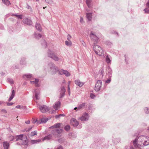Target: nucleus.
<instances>
[{
  "label": "nucleus",
  "instance_id": "1",
  "mask_svg": "<svg viewBox=\"0 0 149 149\" xmlns=\"http://www.w3.org/2000/svg\"><path fill=\"white\" fill-rule=\"evenodd\" d=\"M133 144L136 149H139L141 147L149 144V137L145 136H140L133 142Z\"/></svg>",
  "mask_w": 149,
  "mask_h": 149
},
{
  "label": "nucleus",
  "instance_id": "2",
  "mask_svg": "<svg viewBox=\"0 0 149 149\" xmlns=\"http://www.w3.org/2000/svg\"><path fill=\"white\" fill-rule=\"evenodd\" d=\"M14 139L16 141H19L20 143H17L19 145H22L26 146L28 143L26 136H23V134H20L16 136L15 137H14Z\"/></svg>",
  "mask_w": 149,
  "mask_h": 149
},
{
  "label": "nucleus",
  "instance_id": "3",
  "mask_svg": "<svg viewBox=\"0 0 149 149\" xmlns=\"http://www.w3.org/2000/svg\"><path fill=\"white\" fill-rule=\"evenodd\" d=\"M94 51L95 53L98 55L100 56H102L104 55V52L102 50L101 47L97 45L94 44L93 47Z\"/></svg>",
  "mask_w": 149,
  "mask_h": 149
},
{
  "label": "nucleus",
  "instance_id": "4",
  "mask_svg": "<svg viewBox=\"0 0 149 149\" xmlns=\"http://www.w3.org/2000/svg\"><path fill=\"white\" fill-rule=\"evenodd\" d=\"M47 55L49 57L51 58L56 61H58L59 60L58 58L51 51L49 50L47 52Z\"/></svg>",
  "mask_w": 149,
  "mask_h": 149
},
{
  "label": "nucleus",
  "instance_id": "5",
  "mask_svg": "<svg viewBox=\"0 0 149 149\" xmlns=\"http://www.w3.org/2000/svg\"><path fill=\"white\" fill-rule=\"evenodd\" d=\"M38 107L41 112H47L49 110L50 108L45 105H40L38 104Z\"/></svg>",
  "mask_w": 149,
  "mask_h": 149
},
{
  "label": "nucleus",
  "instance_id": "6",
  "mask_svg": "<svg viewBox=\"0 0 149 149\" xmlns=\"http://www.w3.org/2000/svg\"><path fill=\"white\" fill-rule=\"evenodd\" d=\"M90 36L92 40L96 42H97L98 38L96 36L95 32L91 31L90 34Z\"/></svg>",
  "mask_w": 149,
  "mask_h": 149
},
{
  "label": "nucleus",
  "instance_id": "7",
  "mask_svg": "<svg viewBox=\"0 0 149 149\" xmlns=\"http://www.w3.org/2000/svg\"><path fill=\"white\" fill-rule=\"evenodd\" d=\"M102 86V81L100 80H98L95 84V89L96 91H99L101 88Z\"/></svg>",
  "mask_w": 149,
  "mask_h": 149
},
{
  "label": "nucleus",
  "instance_id": "8",
  "mask_svg": "<svg viewBox=\"0 0 149 149\" xmlns=\"http://www.w3.org/2000/svg\"><path fill=\"white\" fill-rule=\"evenodd\" d=\"M70 124L74 127H77L79 124V123L75 118H72L70 120Z\"/></svg>",
  "mask_w": 149,
  "mask_h": 149
},
{
  "label": "nucleus",
  "instance_id": "9",
  "mask_svg": "<svg viewBox=\"0 0 149 149\" xmlns=\"http://www.w3.org/2000/svg\"><path fill=\"white\" fill-rule=\"evenodd\" d=\"M89 118L88 114L86 112L83 114L82 117L80 118V119L82 121H84L88 120Z\"/></svg>",
  "mask_w": 149,
  "mask_h": 149
},
{
  "label": "nucleus",
  "instance_id": "10",
  "mask_svg": "<svg viewBox=\"0 0 149 149\" xmlns=\"http://www.w3.org/2000/svg\"><path fill=\"white\" fill-rule=\"evenodd\" d=\"M23 23L28 25H31L32 24V21L29 19L26 18H24L22 20Z\"/></svg>",
  "mask_w": 149,
  "mask_h": 149
},
{
  "label": "nucleus",
  "instance_id": "11",
  "mask_svg": "<svg viewBox=\"0 0 149 149\" xmlns=\"http://www.w3.org/2000/svg\"><path fill=\"white\" fill-rule=\"evenodd\" d=\"M61 90L60 93V96L59 97L60 98H61L63 97L65 95V89L64 86H62L61 87Z\"/></svg>",
  "mask_w": 149,
  "mask_h": 149
},
{
  "label": "nucleus",
  "instance_id": "12",
  "mask_svg": "<svg viewBox=\"0 0 149 149\" xmlns=\"http://www.w3.org/2000/svg\"><path fill=\"white\" fill-rule=\"evenodd\" d=\"M86 103H83L81 104L78 107H75L74 108V110H76L77 109H78V110L81 109H82L84 108L85 106H86Z\"/></svg>",
  "mask_w": 149,
  "mask_h": 149
},
{
  "label": "nucleus",
  "instance_id": "13",
  "mask_svg": "<svg viewBox=\"0 0 149 149\" xmlns=\"http://www.w3.org/2000/svg\"><path fill=\"white\" fill-rule=\"evenodd\" d=\"M58 68L55 66V67L53 68L50 71L52 74H55L58 72Z\"/></svg>",
  "mask_w": 149,
  "mask_h": 149
},
{
  "label": "nucleus",
  "instance_id": "14",
  "mask_svg": "<svg viewBox=\"0 0 149 149\" xmlns=\"http://www.w3.org/2000/svg\"><path fill=\"white\" fill-rule=\"evenodd\" d=\"M40 92L38 90L36 89L35 91V97L37 100L40 99Z\"/></svg>",
  "mask_w": 149,
  "mask_h": 149
},
{
  "label": "nucleus",
  "instance_id": "15",
  "mask_svg": "<svg viewBox=\"0 0 149 149\" xmlns=\"http://www.w3.org/2000/svg\"><path fill=\"white\" fill-rule=\"evenodd\" d=\"M75 84L79 87H81L84 84V83L82 82L79 80H76L75 81Z\"/></svg>",
  "mask_w": 149,
  "mask_h": 149
},
{
  "label": "nucleus",
  "instance_id": "16",
  "mask_svg": "<svg viewBox=\"0 0 149 149\" xmlns=\"http://www.w3.org/2000/svg\"><path fill=\"white\" fill-rule=\"evenodd\" d=\"M61 104V102L58 101L56 102L55 105L54 106V108L55 110H58L60 107Z\"/></svg>",
  "mask_w": 149,
  "mask_h": 149
},
{
  "label": "nucleus",
  "instance_id": "17",
  "mask_svg": "<svg viewBox=\"0 0 149 149\" xmlns=\"http://www.w3.org/2000/svg\"><path fill=\"white\" fill-rule=\"evenodd\" d=\"M47 120L48 119L47 118H42L40 120L38 121L37 122V123L40 124L41 123H46Z\"/></svg>",
  "mask_w": 149,
  "mask_h": 149
},
{
  "label": "nucleus",
  "instance_id": "18",
  "mask_svg": "<svg viewBox=\"0 0 149 149\" xmlns=\"http://www.w3.org/2000/svg\"><path fill=\"white\" fill-rule=\"evenodd\" d=\"M10 146L9 143L7 141H5L3 143V147L4 149H8Z\"/></svg>",
  "mask_w": 149,
  "mask_h": 149
},
{
  "label": "nucleus",
  "instance_id": "19",
  "mask_svg": "<svg viewBox=\"0 0 149 149\" xmlns=\"http://www.w3.org/2000/svg\"><path fill=\"white\" fill-rule=\"evenodd\" d=\"M55 66L54 64L52 63H50L48 65V68L49 69L50 71Z\"/></svg>",
  "mask_w": 149,
  "mask_h": 149
},
{
  "label": "nucleus",
  "instance_id": "20",
  "mask_svg": "<svg viewBox=\"0 0 149 149\" xmlns=\"http://www.w3.org/2000/svg\"><path fill=\"white\" fill-rule=\"evenodd\" d=\"M35 27L36 29L39 31H41L42 30V28L39 24L36 23Z\"/></svg>",
  "mask_w": 149,
  "mask_h": 149
},
{
  "label": "nucleus",
  "instance_id": "21",
  "mask_svg": "<svg viewBox=\"0 0 149 149\" xmlns=\"http://www.w3.org/2000/svg\"><path fill=\"white\" fill-rule=\"evenodd\" d=\"M107 70L108 72L109 77H111V74L112 73L111 69L109 67L107 68Z\"/></svg>",
  "mask_w": 149,
  "mask_h": 149
},
{
  "label": "nucleus",
  "instance_id": "22",
  "mask_svg": "<svg viewBox=\"0 0 149 149\" xmlns=\"http://www.w3.org/2000/svg\"><path fill=\"white\" fill-rule=\"evenodd\" d=\"M34 37L36 39H39L40 38H41L42 37V35L40 33H35L34 34Z\"/></svg>",
  "mask_w": 149,
  "mask_h": 149
},
{
  "label": "nucleus",
  "instance_id": "23",
  "mask_svg": "<svg viewBox=\"0 0 149 149\" xmlns=\"http://www.w3.org/2000/svg\"><path fill=\"white\" fill-rule=\"evenodd\" d=\"M86 17L89 21L91 20L92 17V14L91 13H86Z\"/></svg>",
  "mask_w": 149,
  "mask_h": 149
},
{
  "label": "nucleus",
  "instance_id": "24",
  "mask_svg": "<svg viewBox=\"0 0 149 149\" xmlns=\"http://www.w3.org/2000/svg\"><path fill=\"white\" fill-rule=\"evenodd\" d=\"M61 124V123H58L54 124V125L51 127L50 128H58L60 126Z\"/></svg>",
  "mask_w": 149,
  "mask_h": 149
},
{
  "label": "nucleus",
  "instance_id": "25",
  "mask_svg": "<svg viewBox=\"0 0 149 149\" xmlns=\"http://www.w3.org/2000/svg\"><path fill=\"white\" fill-rule=\"evenodd\" d=\"M15 91H14V90H13L12 91V94L8 99L9 101H10L13 99L15 96Z\"/></svg>",
  "mask_w": 149,
  "mask_h": 149
},
{
  "label": "nucleus",
  "instance_id": "26",
  "mask_svg": "<svg viewBox=\"0 0 149 149\" xmlns=\"http://www.w3.org/2000/svg\"><path fill=\"white\" fill-rule=\"evenodd\" d=\"M52 134H49L47 136H45L43 139H42V140H49L52 138Z\"/></svg>",
  "mask_w": 149,
  "mask_h": 149
},
{
  "label": "nucleus",
  "instance_id": "27",
  "mask_svg": "<svg viewBox=\"0 0 149 149\" xmlns=\"http://www.w3.org/2000/svg\"><path fill=\"white\" fill-rule=\"evenodd\" d=\"M2 2L7 6H8L10 4V1L8 0H2Z\"/></svg>",
  "mask_w": 149,
  "mask_h": 149
},
{
  "label": "nucleus",
  "instance_id": "28",
  "mask_svg": "<svg viewBox=\"0 0 149 149\" xmlns=\"http://www.w3.org/2000/svg\"><path fill=\"white\" fill-rule=\"evenodd\" d=\"M11 16H15L16 17H17L18 19H22V17H23V16L22 15H18L17 14H11Z\"/></svg>",
  "mask_w": 149,
  "mask_h": 149
},
{
  "label": "nucleus",
  "instance_id": "29",
  "mask_svg": "<svg viewBox=\"0 0 149 149\" xmlns=\"http://www.w3.org/2000/svg\"><path fill=\"white\" fill-rule=\"evenodd\" d=\"M56 130H54L52 131V133L53 134L55 137H58L59 136L57 132H56Z\"/></svg>",
  "mask_w": 149,
  "mask_h": 149
},
{
  "label": "nucleus",
  "instance_id": "30",
  "mask_svg": "<svg viewBox=\"0 0 149 149\" xmlns=\"http://www.w3.org/2000/svg\"><path fill=\"white\" fill-rule=\"evenodd\" d=\"M63 71V74L65 75L66 76L69 77L70 76V74L67 70H64Z\"/></svg>",
  "mask_w": 149,
  "mask_h": 149
},
{
  "label": "nucleus",
  "instance_id": "31",
  "mask_svg": "<svg viewBox=\"0 0 149 149\" xmlns=\"http://www.w3.org/2000/svg\"><path fill=\"white\" fill-rule=\"evenodd\" d=\"M65 44L66 45L68 46H71L72 45V42L71 41H66L65 42Z\"/></svg>",
  "mask_w": 149,
  "mask_h": 149
},
{
  "label": "nucleus",
  "instance_id": "32",
  "mask_svg": "<svg viewBox=\"0 0 149 149\" xmlns=\"http://www.w3.org/2000/svg\"><path fill=\"white\" fill-rule=\"evenodd\" d=\"M91 0H86V3L89 8H90L91 6Z\"/></svg>",
  "mask_w": 149,
  "mask_h": 149
},
{
  "label": "nucleus",
  "instance_id": "33",
  "mask_svg": "<svg viewBox=\"0 0 149 149\" xmlns=\"http://www.w3.org/2000/svg\"><path fill=\"white\" fill-rule=\"evenodd\" d=\"M56 132H57L58 134V136H60V134H61L63 131V130L62 129H56Z\"/></svg>",
  "mask_w": 149,
  "mask_h": 149
},
{
  "label": "nucleus",
  "instance_id": "34",
  "mask_svg": "<svg viewBox=\"0 0 149 149\" xmlns=\"http://www.w3.org/2000/svg\"><path fill=\"white\" fill-rule=\"evenodd\" d=\"M8 82L10 84H13L14 83V80L12 78H8L7 79Z\"/></svg>",
  "mask_w": 149,
  "mask_h": 149
},
{
  "label": "nucleus",
  "instance_id": "35",
  "mask_svg": "<svg viewBox=\"0 0 149 149\" xmlns=\"http://www.w3.org/2000/svg\"><path fill=\"white\" fill-rule=\"evenodd\" d=\"M40 141H41V140L38 139V140H32L31 141V143L32 144H34L35 143H38Z\"/></svg>",
  "mask_w": 149,
  "mask_h": 149
},
{
  "label": "nucleus",
  "instance_id": "36",
  "mask_svg": "<svg viewBox=\"0 0 149 149\" xmlns=\"http://www.w3.org/2000/svg\"><path fill=\"white\" fill-rule=\"evenodd\" d=\"M20 63L21 64L24 65L26 64L25 59L24 58H22L20 61Z\"/></svg>",
  "mask_w": 149,
  "mask_h": 149
},
{
  "label": "nucleus",
  "instance_id": "37",
  "mask_svg": "<svg viewBox=\"0 0 149 149\" xmlns=\"http://www.w3.org/2000/svg\"><path fill=\"white\" fill-rule=\"evenodd\" d=\"M16 108L20 109H25L26 108V107L22 105H17L16 107Z\"/></svg>",
  "mask_w": 149,
  "mask_h": 149
},
{
  "label": "nucleus",
  "instance_id": "38",
  "mask_svg": "<svg viewBox=\"0 0 149 149\" xmlns=\"http://www.w3.org/2000/svg\"><path fill=\"white\" fill-rule=\"evenodd\" d=\"M70 125H66L64 127V129L67 131H68L70 129Z\"/></svg>",
  "mask_w": 149,
  "mask_h": 149
},
{
  "label": "nucleus",
  "instance_id": "39",
  "mask_svg": "<svg viewBox=\"0 0 149 149\" xmlns=\"http://www.w3.org/2000/svg\"><path fill=\"white\" fill-rule=\"evenodd\" d=\"M37 132L36 131H34L33 132H31V135L33 136L34 135H37Z\"/></svg>",
  "mask_w": 149,
  "mask_h": 149
},
{
  "label": "nucleus",
  "instance_id": "40",
  "mask_svg": "<svg viewBox=\"0 0 149 149\" xmlns=\"http://www.w3.org/2000/svg\"><path fill=\"white\" fill-rule=\"evenodd\" d=\"M24 76H26L27 78H30L32 77V74H26L24 75L23 77H24Z\"/></svg>",
  "mask_w": 149,
  "mask_h": 149
},
{
  "label": "nucleus",
  "instance_id": "41",
  "mask_svg": "<svg viewBox=\"0 0 149 149\" xmlns=\"http://www.w3.org/2000/svg\"><path fill=\"white\" fill-rule=\"evenodd\" d=\"M106 60L107 63H109L111 61L108 56H107L106 57Z\"/></svg>",
  "mask_w": 149,
  "mask_h": 149
},
{
  "label": "nucleus",
  "instance_id": "42",
  "mask_svg": "<svg viewBox=\"0 0 149 149\" xmlns=\"http://www.w3.org/2000/svg\"><path fill=\"white\" fill-rule=\"evenodd\" d=\"M45 1L46 3L50 4H52L53 3V1L52 0H45Z\"/></svg>",
  "mask_w": 149,
  "mask_h": 149
},
{
  "label": "nucleus",
  "instance_id": "43",
  "mask_svg": "<svg viewBox=\"0 0 149 149\" xmlns=\"http://www.w3.org/2000/svg\"><path fill=\"white\" fill-rule=\"evenodd\" d=\"M42 44L44 46V47L46 48L47 47V44L45 40H43V42L42 43Z\"/></svg>",
  "mask_w": 149,
  "mask_h": 149
},
{
  "label": "nucleus",
  "instance_id": "44",
  "mask_svg": "<svg viewBox=\"0 0 149 149\" xmlns=\"http://www.w3.org/2000/svg\"><path fill=\"white\" fill-rule=\"evenodd\" d=\"M65 115L63 114H60L58 115H56L55 116V117L56 118H59L61 116H64Z\"/></svg>",
  "mask_w": 149,
  "mask_h": 149
},
{
  "label": "nucleus",
  "instance_id": "45",
  "mask_svg": "<svg viewBox=\"0 0 149 149\" xmlns=\"http://www.w3.org/2000/svg\"><path fill=\"white\" fill-rule=\"evenodd\" d=\"M64 70L63 69H61V70H59L58 71V74L60 75H63V71H64Z\"/></svg>",
  "mask_w": 149,
  "mask_h": 149
},
{
  "label": "nucleus",
  "instance_id": "46",
  "mask_svg": "<svg viewBox=\"0 0 149 149\" xmlns=\"http://www.w3.org/2000/svg\"><path fill=\"white\" fill-rule=\"evenodd\" d=\"M38 81H39V79H35V81H31V83H34V84H36V83L37 84V83H38Z\"/></svg>",
  "mask_w": 149,
  "mask_h": 149
},
{
  "label": "nucleus",
  "instance_id": "47",
  "mask_svg": "<svg viewBox=\"0 0 149 149\" xmlns=\"http://www.w3.org/2000/svg\"><path fill=\"white\" fill-rule=\"evenodd\" d=\"M9 139L10 141H12L14 139V137L12 136H10L9 137Z\"/></svg>",
  "mask_w": 149,
  "mask_h": 149
},
{
  "label": "nucleus",
  "instance_id": "48",
  "mask_svg": "<svg viewBox=\"0 0 149 149\" xmlns=\"http://www.w3.org/2000/svg\"><path fill=\"white\" fill-rule=\"evenodd\" d=\"M26 8L28 9H29L31 11V12L32 11V8H31V7L28 4L27 5V6H26Z\"/></svg>",
  "mask_w": 149,
  "mask_h": 149
},
{
  "label": "nucleus",
  "instance_id": "49",
  "mask_svg": "<svg viewBox=\"0 0 149 149\" xmlns=\"http://www.w3.org/2000/svg\"><path fill=\"white\" fill-rule=\"evenodd\" d=\"M111 81V77H109V79L107 80L106 81V83L109 84L110 83Z\"/></svg>",
  "mask_w": 149,
  "mask_h": 149
},
{
  "label": "nucleus",
  "instance_id": "50",
  "mask_svg": "<svg viewBox=\"0 0 149 149\" xmlns=\"http://www.w3.org/2000/svg\"><path fill=\"white\" fill-rule=\"evenodd\" d=\"M143 10L145 11V13H149V9L148 8H146L144 9Z\"/></svg>",
  "mask_w": 149,
  "mask_h": 149
},
{
  "label": "nucleus",
  "instance_id": "51",
  "mask_svg": "<svg viewBox=\"0 0 149 149\" xmlns=\"http://www.w3.org/2000/svg\"><path fill=\"white\" fill-rule=\"evenodd\" d=\"M71 38V36L69 34L67 36V39L68 41H70V40Z\"/></svg>",
  "mask_w": 149,
  "mask_h": 149
},
{
  "label": "nucleus",
  "instance_id": "52",
  "mask_svg": "<svg viewBox=\"0 0 149 149\" xmlns=\"http://www.w3.org/2000/svg\"><path fill=\"white\" fill-rule=\"evenodd\" d=\"M104 70L103 69H102L101 71V72H100V74L101 75H102V77H101V78H102L103 77V76H104Z\"/></svg>",
  "mask_w": 149,
  "mask_h": 149
},
{
  "label": "nucleus",
  "instance_id": "53",
  "mask_svg": "<svg viewBox=\"0 0 149 149\" xmlns=\"http://www.w3.org/2000/svg\"><path fill=\"white\" fill-rule=\"evenodd\" d=\"M90 96L91 97L92 99L94 98V97H95V96L92 93H91L90 94Z\"/></svg>",
  "mask_w": 149,
  "mask_h": 149
},
{
  "label": "nucleus",
  "instance_id": "54",
  "mask_svg": "<svg viewBox=\"0 0 149 149\" xmlns=\"http://www.w3.org/2000/svg\"><path fill=\"white\" fill-rule=\"evenodd\" d=\"M38 121H37V120H35V119L34 118H32V122L33 123H35L36 122H37Z\"/></svg>",
  "mask_w": 149,
  "mask_h": 149
},
{
  "label": "nucleus",
  "instance_id": "55",
  "mask_svg": "<svg viewBox=\"0 0 149 149\" xmlns=\"http://www.w3.org/2000/svg\"><path fill=\"white\" fill-rule=\"evenodd\" d=\"M54 149H55L54 148ZM57 149H63V148L62 146H60L57 147Z\"/></svg>",
  "mask_w": 149,
  "mask_h": 149
},
{
  "label": "nucleus",
  "instance_id": "56",
  "mask_svg": "<svg viewBox=\"0 0 149 149\" xmlns=\"http://www.w3.org/2000/svg\"><path fill=\"white\" fill-rule=\"evenodd\" d=\"M13 104V102H10V103H9L8 102L7 103V105L8 106H9L11 105H12Z\"/></svg>",
  "mask_w": 149,
  "mask_h": 149
},
{
  "label": "nucleus",
  "instance_id": "57",
  "mask_svg": "<svg viewBox=\"0 0 149 149\" xmlns=\"http://www.w3.org/2000/svg\"><path fill=\"white\" fill-rule=\"evenodd\" d=\"M72 134L71 133H70L68 135V137L69 138H71L72 137Z\"/></svg>",
  "mask_w": 149,
  "mask_h": 149
},
{
  "label": "nucleus",
  "instance_id": "58",
  "mask_svg": "<svg viewBox=\"0 0 149 149\" xmlns=\"http://www.w3.org/2000/svg\"><path fill=\"white\" fill-rule=\"evenodd\" d=\"M145 110L146 112L148 111L149 112V109L147 107H146L145 109Z\"/></svg>",
  "mask_w": 149,
  "mask_h": 149
},
{
  "label": "nucleus",
  "instance_id": "59",
  "mask_svg": "<svg viewBox=\"0 0 149 149\" xmlns=\"http://www.w3.org/2000/svg\"><path fill=\"white\" fill-rule=\"evenodd\" d=\"M25 123L27 124H29L30 123V121L28 120L25 122Z\"/></svg>",
  "mask_w": 149,
  "mask_h": 149
},
{
  "label": "nucleus",
  "instance_id": "60",
  "mask_svg": "<svg viewBox=\"0 0 149 149\" xmlns=\"http://www.w3.org/2000/svg\"><path fill=\"white\" fill-rule=\"evenodd\" d=\"M83 18L82 17H80V22L81 23H82L83 22Z\"/></svg>",
  "mask_w": 149,
  "mask_h": 149
},
{
  "label": "nucleus",
  "instance_id": "61",
  "mask_svg": "<svg viewBox=\"0 0 149 149\" xmlns=\"http://www.w3.org/2000/svg\"><path fill=\"white\" fill-rule=\"evenodd\" d=\"M70 81H69L68 82V89H69L70 85Z\"/></svg>",
  "mask_w": 149,
  "mask_h": 149
},
{
  "label": "nucleus",
  "instance_id": "62",
  "mask_svg": "<svg viewBox=\"0 0 149 149\" xmlns=\"http://www.w3.org/2000/svg\"><path fill=\"white\" fill-rule=\"evenodd\" d=\"M32 127H31L28 128L27 130H26V132H28L29 131L31 130V129L32 128Z\"/></svg>",
  "mask_w": 149,
  "mask_h": 149
},
{
  "label": "nucleus",
  "instance_id": "63",
  "mask_svg": "<svg viewBox=\"0 0 149 149\" xmlns=\"http://www.w3.org/2000/svg\"><path fill=\"white\" fill-rule=\"evenodd\" d=\"M36 86V87H39V85L38 83H36L35 84Z\"/></svg>",
  "mask_w": 149,
  "mask_h": 149
},
{
  "label": "nucleus",
  "instance_id": "64",
  "mask_svg": "<svg viewBox=\"0 0 149 149\" xmlns=\"http://www.w3.org/2000/svg\"><path fill=\"white\" fill-rule=\"evenodd\" d=\"M147 6L149 8V0L147 3Z\"/></svg>",
  "mask_w": 149,
  "mask_h": 149
}]
</instances>
